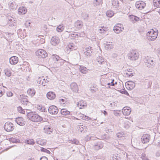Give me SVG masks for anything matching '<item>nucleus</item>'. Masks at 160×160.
<instances>
[{
	"mask_svg": "<svg viewBox=\"0 0 160 160\" xmlns=\"http://www.w3.org/2000/svg\"><path fill=\"white\" fill-rule=\"evenodd\" d=\"M27 116L30 120L33 122H41L43 120L42 117L37 114L35 113L34 112H28Z\"/></svg>",
	"mask_w": 160,
	"mask_h": 160,
	"instance_id": "obj_1",
	"label": "nucleus"
},
{
	"mask_svg": "<svg viewBox=\"0 0 160 160\" xmlns=\"http://www.w3.org/2000/svg\"><path fill=\"white\" fill-rule=\"evenodd\" d=\"M144 62L147 67L151 68H154L156 64L155 62L153 61V58L148 56L145 58Z\"/></svg>",
	"mask_w": 160,
	"mask_h": 160,
	"instance_id": "obj_2",
	"label": "nucleus"
},
{
	"mask_svg": "<svg viewBox=\"0 0 160 160\" xmlns=\"http://www.w3.org/2000/svg\"><path fill=\"white\" fill-rule=\"evenodd\" d=\"M146 35L147 36V39L150 41H153L157 38L158 36V32H155L152 29L147 32Z\"/></svg>",
	"mask_w": 160,
	"mask_h": 160,
	"instance_id": "obj_3",
	"label": "nucleus"
},
{
	"mask_svg": "<svg viewBox=\"0 0 160 160\" xmlns=\"http://www.w3.org/2000/svg\"><path fill=\"white\" fill-rule=\"evenodd\" d=\"M128 58L130 60L134 61L137 60L139 58L138 52L136 50H132L128 54Z\"/></svg>",
	"mask_w": 160,
	"mask_h": 160,
	"instance_id": "obj_4",
	"label": "nucleus"
},
{
	"mask_svg": "<svg viewBox=\"0 0 160 160\" xmlns=\"http://www.w3.org/2000/svg\"><path fill=\"white\" fill-rule=\"evenodd\" d=\"M4 128L7 132L12 131L14 128V124L10 122H7L4 124Z\"/></svg>",
	"mask_w": 160,
	"mask_h": 160,
	"instance_id": "obj_5",
	"label": "nucleus"
},
{
	"mask_svg": "<svg viewBox=\"0 0 160 160\" xmlns=\"http://www.w3.org/2000/svg\"><path fill=\"white\" fill-rule=\"evenodd\" d=\"M36 53V56L40 58H44L48 56V54L45 50L42 49L38 50Z\"/></svg>",
	"mask_w": 160,
	"mask_h": 160,
	"instance_id": "obj_6",
	"label": "nucleus"
},
{
	"mask_svg": "<svg viewBox=\"0 0 160 160\" xmlns=\"http://www.w3.org/2000/svg\"><path fill=\"white\" fill-rule=\"evenodd\" d=\"M49 112L52 114H56L58 112V108L56 106L52 105L50 106L48 109Z\"/></svg>",
	"mask_w": 160,
	"mask_h": 160,
	"instance_id": "obj_7",
	"label": "nucleus"
},
{
	"mask_svg": "<svg viewBox=\"0 0 160 160\" xmlns=\"http://www.w3.org/2000/svg\"><path fill=\"white\" fill-rule=\"evenodd\" d=\"M135 5L137 8L141 10L144 8L146 4L142 1H138L136 2Z\"/></svg>",
	"mask_w": 160,
	"mask_h": 160,
	"instance_id": "obj_8",
	"label": "nucleus"
},
{
	"mask_svg": "<svg viewBox=\"0 0 160 160\" xmlns=\"http://www.w3.org/2000/svg\"><path fill=\"white\" fill-rule=\"evenodd\" d=\"M59 39L58 37L54 36L51 39L50 42L52 45L56 46L59 44Z\"/></svg>",
	"mask_w": 160,
	"mask_h": 160,
	"instance_id": "obj_9",
	"label": "nucleus"
},
{
	"mask_svg": "<svg viewBox=\"0 0 160 160\" xmlns=\"http://www.w3.org/2000/svg\"><path fill=\"white\" fill-rule=\"evenodd\" d=\"M103 147V143L101 141H98L94 143V148L95 149L98 150Z\"/></svg>",
	"mask_w": 160,
	"mask_h": 160,
	"instance_id": "obj_10",
	"label": "nucleus"
},
{
	"mask_svg": "<svg viewBox=\"0 0 160 160\" xmlns=\"http://www.w3.org/2000/svg\"><path fill=\"white\" fill-rule=\"evenodd\" d=\"M131 112V109L130 108L128 107H124L122 110V113L125 115H129Z\"/></svg>",
	"mask_w": 160,
	"mask_h": 160,
	"instance_id": "obj_11",
	"label": "nucleus"
},
{
	"mask_svg": "<svg viewBox=\"0 0 160 160\" xmlns=\"http://www.w3.org/2000/svg\"><path fill=\"white\" fill-rule=\"evenodd\" d=\"M93 50L91 47H87L85 49V51L84 52L85 55L87 57H89L92 55Z\"/></svg>",
	"mask_w": 160,
	"mask_h": 160,
	"instance_id": "obj_12",
	"label": "nucleus"
},
{
	"mask_svg": "<svg viewBox=\"0 0 160 160\" xmlns=\"http://www.w3.org/2000/svg\"><path fill=\"white\" fill-rule=\"evenodd\" d=\"M150 136L148 134H146L142 136L141 138V140L143 143L148 142L149 141Z\"/></svg>",
	"mask_w": 160,
	"mask_h": 160,
	"instance_id": "obj_13",
	"label": "nucleus"
},
{
	"mask_svg": "<svg viewBox=\"0 0 160 160\" xmlns=\"http://www.w3.org/2000/svg\"><path fill=\"white\" fill-rule=\"evenodd\" d=\"M18 62V59L16 56H13L11 57L9 59V62L12 65H15Z\"/></svg>",
	"mask_w": 160,
	"mask_h": 160,
	"instance_id": "obj_14",
	"label": "nucleus"
},
{
	"mask_svg": "<svg viewBox=\"0 0 160 160\" xmlns=\"http://www.w3.org/2000/svg\"><path fill=\"white\" fill-rule=\"evenodd\" d=\"M16 121L18 124L21 126L24 125L25 123V121L22 120V117H18L17 118L16 120Z\"/></svg>",
	"mask_w": 160,
	"mask_h": 160,
	"instance_id": "obj_15",
	"label": "nucleus"
},
{
	"mask_svg": "<svg viewBox=\"0 0 160 160\" xmlns=\"http://www.w3.org/2000/svg\"><path fill=\"white\" fill-rule=\"evenodd\" d=\"M83 22L82 21L78 20L75 22V27L78 29H81L83 26Z\"/></svg>",
	"mask_w": 160,
	"mask_h": 160,
	"instance_id": "obj_16",
	"label": "nucleus"
},
{
	"mask_svg": "<svg viewBox=\"0 0 160 160\" xmlns=\"http://www.w3.org/2000/svg\"><path fill=\"white\" fill-rule=\"evenodd\" d=\"M47 97L50 100H53L56 97V95L54 92H49L47 94Z\"/></svg>",
	"mask_w": 160,
	"mask_h": 160,
	"instance_id": "obj_17",
	"label": "nucleus"
},
{
	"mask_svg": "<svg viewBox=\"0 0 160 160\" xmlns=\"http://www.w3.org/2000/svg\"><path fill=\"white\" fill-rule=\"evenodd\" d=\"M70 88L74 92H77L78 91V87L76 84L75 82L72 83L70 85Z\"/></svg>",
	"mask_w": 160,
	"mask_h": 160,
	"instance_id": "obj_18",
	"label": "nucleus"
},
{
	"mask_svg": "<svg viewBox=\"0 0 160 160\" xmlns=\"http://www.w3.org/2000/svg\"><path fill=\"white\" fill-rule=\"evenodd\" d=\"M18 5L15 2H9V9L10 10L13 9H16Z\"/></svg>",
	"mask_w": 160,
	"mask_h": 160,
	"instance_id": "obj_19",
	"label": "nucleus"
},
{
	"mask_svg": "<svg viewBox=\"0 0 160 160\" xmlns=\"http://www.w3.org/2000/svg\"><path fill=\"white\" fill-rule=\"evenodd\" d=\"M27 12V9L24 7H20L18 9V12L19 15L25 14Z\"/></svg>",
	"mask_w": 160,
	"mask_h": 160,
	"instance_id": "obj_20",
	"label": "nucleus"
},
{
	"mask_svg": "<svg viewBox=\"0 0 160 160\" xmlns=\"http://www.w3.org/2000/svg\"><path fill=\"white\" fill-rule=\"evenodd\" d=\"M80 34L78 32H73L69 34V38L71 39H74L80 36Z\"/></svg>",
	"mask_w": 160,
	"mask_h": 160,
	"instance_id": "obj_21",
	"label": "nucleus"
},
{
	"mask_svg": "<svg viewBox=\"0 0 160 160\" xmlns=\"http://www.w3.org/2000/svg\"><path fill=\"white\" fill-rule=\"evenodd\" d=\"M77 105L80 109H82L86 106L87 104L85 102L83 101H81L77 103Z\"/></svg>",
	"mask_w": 160,
	"mask_h": 160,
	"instance_id": "obj_22",
	"label": "nucleus"
},
{
	"mask_svg": "<svg viewBox=\"0 0 160 160\" xmlns=\"http://www.w3.org/2000/svg\"><path fill=\"white\" fill-rule=\"evenodd\" d=\"M28 94L31 97L34 96L36 93L35 90L34 88H29L27 91Z\"/></svg>",
	"mask_w": 160,
	"mask_h": 160,
	"instance_id": "obj_23",
	"label": "nucleus"
},
{
	"mask_svg": "<svg viewBox=\"0 0 160 160\" xmlns=\"http://www.w3.org/2000/svg\"><path fill=\"white\" fill-rule=\"evenodd\" d=\"M79 70L81 73L84 74H86L88 72V70H89L88 69L84 66H80L79 68Z\"/></svg>",
	"mask_w": 160,
	"mask_h": 160,
	"instance_id": "obj_24",
	"label": "nucleus"
},
{
	"mask_svg": "<svg viewBox=\"0 0 160 160\" xmlns=\"http://www.w3.org/2000/svg\"><path fill=\"white\" fill-rule=\"evenodd\" d=\"M72 57L74 59H79L80 58V55L79 52L77 51L72 54Z\"/></svg>",
	"mask_w": 160,
	"mask_h": 160,
	"instance_id": "obj_25",
	"label": "nucleus"
},
{
	"mask_svg": "<svg viewBox=\"0 0 160 160\" xmlns=\"http://www.w3.org/2000/svg\"><path fill=\"white\" fill-rule=\"evenodd\" d=\"M96 60L99 64H103L105 63L104 61V59L101 56H99L97 57Z\"/></svg>",
	"mask_w": 160,
	"mask_h": 160,
	"instance_id": "obj_26",
	"label": "nucleus"
},
{
	"mask_svg": "<svg viewBox=\"0 0 160 160\" xmlns=\"http://www.w3.org/2000/svg\"><path fill=\"white\" fill-rule=\"evenodd\" d=\"M24 142L26 144L32 145H33L35 143L34 140L33 139H25L24 140Z\"/></svg>",
	"mask_w": 160,
	"mask_h": 160,
	"instance_id": "obj_27",
	"label": "nucleus"
},
{
	"mask_svg": "<svg viewBox=\"0 0 160 160\" xmlns=\"http://www.w3.org/2000/svg\"><path fill=\"white\" fill-rule=\"evenodd\" d=\"M44 132L47 134H50L52 132V129L48 126H46L44 128Z\"/></svg>",
	"mask_w": 160,
	"mask_h": 160,
	"instance_id": "obj_28",
	"label": "nucleus"
},
{
	"mask_svg": "<svg viewBox=\"0 0 160 160\" xmlns=\"http://www.w3.org/2000/svg\"><path fill=\"white\" fill-rule=\"evenodd\" d=\"M68 47L71 50H76L77 47L73 43H69L68 45Z\"/></svg>",
	"mask_w": 160,
	"mask_h": 160,
	"instance_id": "obj_29",
	"label": "nucleus"
},
{
	"mask_svg": "<svg viewBox=\"0 0 160 160\" xmlns=\"http://www.w3.org/2000/svg\"><path fill=\"white\" fill-rule=\"evenodd\" d=\"M5 75L8 77H10L12 74L11 70L9 68H6L4 71Z\"/></svg>",
	"mask_w": 160,
	"mask_h": 160,
	"instance_id": "obj_30",
	"label": "nucleus"
},
{
	"mask_svg": "<svg viewBox=\"0 0 160 160\" xmlns=\"http://www.w3.org/2000/svg\"><path fill=\"white\" fill-rule=\"evenodd\" d=\"M113 48L112 43H111L106 44L105 45V48L106 50H110Z\"/></svg>",
	"mask_w": 160,
	"mask_h": 160,
	"instance_id": "obj_31",
	"label": "nucleus"
},
{
	"mask_svg": "<svg viewBox=\"0 0 160 160\" xmlns=\"http://www.w3.org/2000/svg\"><path fill=\"white\" fill-rule=\"evenodd\" d=\"M61 114L64 115H67L70 114V112L66 109H62L60 111Z\"/></svg>",
	"mask_w": 160,
	"mask_h": 160,
	"instance_id": "obj_32",
	"label": "nucleus"
},
{
	"mask_svg": "<svg viewBox=\"0 0 160 160\" xmlns=\"http://www.w3.org/2000/svg\"><path fill=\"white\" fill-rule=\"evenodd\" d=\"M153 5L157 8H160V0H153Z\"/></svg>",
	"mask_w": 160,
	"mask_h": 160,
	"instance_id": "obj_33",
	"label": "nucleus"
},
{
	"mask_svg": "<svg viewBox=\"0 0 160 160\" xmlns=\"http://www.w3.org/2000/svg\"><path fill=\"white\" fill-rule=\"evenodd\" d=\"M128 85L130 86L129 88L131 89H133L135 86V83L132 81H128Z\"/></svg>",
	"mask_w": 160,
	"mask_h": 160,
	"instance_id": "obj_34",
	"label": "nucleus"
},
{
	"mask_svg": "<svg viewBox=\"0 0 160 160\" xmlns=\"http://www.w3.org/2000/svg\"><path fill=\"white\" fill-rule=\"evenodd\" d=\"M46 142V140L44 139L39 140L37 141V143L39 145L43 146L45 144Z\"/></svg>",
	"mask_w": 160,
	"mask_h": 160,
	"instance_id": "obj_35",
	"label": "nucleus"
},
{
	"mask_svg": "<svg viewBox=\"0 0 160 160\" xmlns=\"http://www.w3.org/2000/svg\"><path fill=\"white\" fill-rule=\"evenodd\" d=\"M122 28L116 26L114 28L113 30L115 32L117 33H119L122 31Z\"/></svg>",
	"mask_w": 160,
	"mask_h": 160,
	"instance_id": "obj_36",
	"label": "nucleus"
},
{
	"mask_svg": "<svg viewBox=\"0 0 160 160\" xmlns=\"http://www.w3.org/2000/svg\"><path fill=\"white\" fill-rule=\"evenodd\" d=\"M112 5L114 6L115 8L119 6V2L118 0H112Z\"/></svg>",
	"mask_w": 160,
	"mask_h": 160,
	"instance_id": "obj_37",
	"label": "nucleus"
},
{
	"mask_svg": "<svg viewBox=\"0 0 160 160\" xmlns=\"http://www.w3.org/2000/svg\"><path fill=\"white\" fill-rule=\"evenodd\" d=\"M21 102L23 104L27 105L29 103L28 101L26 98H22L21 99Z\"/></svg>",
	"mask_w": 160,
	"mask_h": 160,
	"instance_id": "obj_38",
	"label": "nucleus"
},
{
	"mask_svg": "<svg viewBox=\"0 0 160 160\" xmlns=\"http://www.w3.org/2000/svg\"><path fill=\"white\" fill-rule=\"evenodd\" d=\"M106 14L107 17L111 18L113 15L114 13L112 11H108L106 12Z\"/></svg>",
	"mask_w": 160,
	"mask_h": 160,
	"instance_id": "obj_39",
	"label": "nucleus"
},
{
	"mask_svg": "<svg viewBox=\"0 0 160 160\" xmlns=\"http://www.w3.org/2000/svg\"><path fill=\"white\" fill-rule=\"evenodd\" d=\"M101 28L102 29H100L99 30V32L100 33H104V32L107 31L108 29L106 27H102Z\"/></svg>",
	"mask_w": 160,
	"mask_h": 160,
	"instance_id": "obj_40",
	"label": "nucleus"
},
{
	"mask_svg": "<svg viewBox=\"0 0 160 160\" xmlns=\"http://www.w3.org/2000/svg\"><path fill=\"white\" fill-rule=\"evenodd\" d=\"M7 17L8 19L10 22H13L14 21H16V18H14L12 15V16L11 15H8V16Z\"/></svg>",
	"mask_w": 160,
	"mask_h": 160,
	"instance_id": "obj_41",
	"label": "nucleus"
},
{
	"mask_svg": "<svg viewBox=\"0 0 160 160\" xmlns=\"http://www.w3.org/2000/svg\"><path fill=\"white\" fill-rule=\"evenodd\" d=\"M102 2L101 0H96L94 1L93 3L95 6H98L100 5Z\"/></svg>",
	"mask_w": 160,
	"mask_h": 160,
	"instance_id": "obj_42",
	"label": "nucleus"
},
{
	"mask_svg": "<svg viewBox=\"0 0 160 160\" xmlns=\"http://www.w3.org/2000/svg\"><path fill=\"white\" fill-rule=\"evenodd\" d=\"M49 79L48 78H47L46 79L45 78H44L43 79V81L41 82V81H40V83H41L42 84H44V86L45 85V83H47L48 82H49Z\"/></svg>",
	"mask_w": 160,
	"mask_h": 160,
	"instance_id": "obj_43",
	"label": "nucleus"
},
{
	"mask_svg": "<svg viewBox=\"0 0 160 160\" xmlns=\"http://www.w3.org/2000/svg\"><path fill=\"white\" fill-rule=\"evenodd\" d=\"M63 26L62 25H60L57 27V30L58 32H60L63 30Z\"/></svg>",
	"mask_w": 160,
	"mask_h": 160,
	"instance_id": "obj_44",
	"label": "nucleus"
},
{
	"mask_svg": "<svg viewBox=\"0 0 160 160\" xmlns=\"http://www.w3.org/2000/svg\"><path fill=\"white\" fill-rule=\"evenodd\" d=\"M125 128L128 129L130 127V123L129 122L126 121L124 122V125Z\"/></svg>",
	"mask_w": 160,
	"mask_h": 160,
	"instance_id": "obj_45",
	"label": "nucleus"
},
{
	"mask_svg": "<svg viewBox=\"0 0 160 160\" xmlns=\"http://www.w3.org/2000/svg\"><path fill=\"white\" fill-rule=\"evenodd\" d=\"M130 18L132 19V21H135V22H137L139 20V18L138 17L134 16H131Z\"/></svg>",
	"mask_w": 160,
	"mask_h": 160,
	"instance_id": "obj_46",
	"label": "nucleus"
},
{
	"mask_svg": "<svg viewBox=\"0 0 160 160\" xmlns=\"http://www.w3.org/2000/svg\"><path fill=\"white\" fill-rule=\"evenodd\" d=\"M5 90L3 87H0V97H1L5 93Z\"/></svg>",
	"mask_w": 160,
	"mask_h": 160,
	"instance_id": "obj_47",
	"label": "nucleus"
},
{
	"mask_svg": "<svg viewBox=\"0 0 160 160\" xmlns=\"http://www.w3.org/2000/svg\"><path fill=\"white\" fill-rule=\"evenodd\" d=\"M66 101L67 99L64 97H62V98H60L59 99V101L62 104H64Z\"/></svg>",
	"mask_w": 160,
	"mask_h": 160,
	"instance_id": "obj_48",
	"label": "nucleus"
},
{
	"mask_svg": "<svg viewBox=\"0 0 160 160\" xmlns=\"http://www.w3.org/2000/svg\"><path fill=\"white\" fill-rule=\"evenodd\" d=\"M17 110L19 112L22 113L23 114L25 112V111L24 110L22 109V108L20 106L18 107Z\"/></svg>",
	"mask_w": 160,
	"mask_h": 160,
	"instance_id": "obj_49",
	"label": "nucleus"
},
{
	"mask_svg": "<svg viewBox=\"0 0 160 160\" xmlns=\"http://www.w3.org/2000/svg\"><path fill=\"white\" fill-rule=\"evenodd\" d=\"M82 17L84 20H87L88 17V15L86 13H83L82 14Z\"/></svg>",
	"mask_w": 160,
	"mask_h": 160,
	"instance_id": "obj_50",
	"label": "nucleus"
},
{
	"mask_svg": "<svg viewBox=\"0 0 160 160\" xmlns=\"http://www.w3.org/2000/svg\"><path fill=\"white\" fill-rule=\"evenodd\" d=\"M117 137L119 140H122L124 139V136H122V134H119L118 135V134H117Z\"/></svg>",
	"mask_w": 160,
	"mask_h": 160,
	"instance_id": "obj_51",
	"label": "nucleus"
},
{
	"mask_svg": "<svg viewBox=\"0 0 160 160\" xmlns=\"http://www.w3.org/2000/svg\"><path fill=\"white\" fill-rule=\"evenodd\" d=\"M70 142L72 144H79V142L78 140L74 139L73 140L71 141Z\"/></svg>",
	"mask_w": 160,
	"mask_h": 160,
	"instance_id": "obj_52",
	"label": "nucleus"
},
{
	"mask_svg": "<svg viewBox=\"0 0 160 160\" xmlns=\"http://www.w3.org/2000/svg\"><path fill=\"white\" fill-rule=\"evenodd\" d=\"M65 61L63 60L60 59V61H59L58 62V64L60 66L62 65L63 64Z\"/></svg>",
	"mask_w": 160,
	"mask_h": 160,
	"instance_id": "obj_53",
	"label": "nucleus"
},
{
	"mask_svg": "<svg viewBox=\"0 0 160 160\" xmlns=\"http://www.w3.org/2000/svg\"><path fill=\"white\" fill-rule=\"evenodd\" d=\"M41 151L43 152H46L47 153H50V152L49 150L44 148H42L41 149Z\"/></svg>",
	"mask_w": 160,
	"mask_h": 160,
	"instance_id": "obj_54",
	"label": "nucleus"
},
{
	"mask_svg": "<svg viewBox=\"0 0 160 160\" xmlns=\"http://www.w3.org/2000/svg\"><path fill=\"white\" fill-rule=\"evenodd\" d=\"M83 125L80 126V125H78V128H79L78 129V130L81 132H82V131H83V129H84L83 128V127H82Z\"/></svg>",
	"mask_w": 160,
	"mask_h": 160,
	"instance_id": "obj_55",
	"label": "nucleus"
},
{
	"mask_svg": "<svg viewBox=\"0 0 160 160\" xmlns=\"http://www.w3.org/2000/svg\"><path fill=\"white\" fill-rule=\"evenodd\" d=\"M114 81V80H113L112 82L111 83H108L107 84L108 85H110L111 86H114V84H117V82H115V83H114L113 82Z\"/></svg>",
	"mask_w": 160,
	"mask_h": 160,
	"instance_id": "obj_56",
	"label": "nucleus"
},
{
	"mask_svg": "<svg viewBox=\"0 0 160 160\" xmlns=\"http://www.w3.org/2000/svg\"><path fill=\"white\" fill-rule=\"evenodd\" d=\"M13 93L11 92H7V95L8 97H12L13 96Z\"/></svg>",
	"mask_w": 160,
	"mask_h": 160,
	"instance_id": "obj_57",
	"label": "nucleus"
},
{
	"mask_svg": "<svg viewBox=\"0 0 160 160\" xmlns=\"http://www.w3.org/2000/svg\"><path fill=\"white\" fill-rule=\"evenodd\" d=\"M121 92L122 94H125V95H128V96L129 95L128 93V92L126 90H122L121 91Z\"/></svg>",
	"mask_w": 160,
	"mask_h": 160,
	"instance_id": "obj_58",
	"label": "nucleus"
},
{
	"mask_svg": "<svg viewBox=\"0 0 160 160\" xmlns=\"http://www.w3.org/2000/svg\"><path fill=\"white\" fill-rule=\"evenodd\" d=\"M112 159L113 160H119L118 158V156L115 155H113L112 156Z\"/></svg>",
	"mask_w": 160,
	"mask_h": 160,
	"instance_id": "obj_59",
	"label": "nucleus"
},
{
	"mask_svg": "<svg viewBox=\"0 0 160 160\" xmlns=\"http://www.w3.org/2000/svg\"><path fill=\"white\" fill-rule=\"evenodd\" d=\"M16 24L15 21L12 22V23H9V26L12 27H14Z\"/></svg>",
	"mask_w": 160,
	"mask_h": 160,
	"instance_id": "obj_60",
	"label": "nucleus"
},
{
	"mask_svg": "<svg viewBox=\"0 0 160 160\" xmlns=\"http://www.w3.org/2000/svg\"><path fill=\"white\" fill-rule=\"evenodd\" d=\"M156 156L157 157H159L160 156V151H158L156 153Z\"/></svg>",
	"mask_w": 160,
	"mask_h": 160,
	"instance_id": "obj_61",
	"label": "nucleus"
},
{
	"mask_svg": "<svg viewBox=\"0 0 160 160\" xmlns=\"http://www.w3.org/2000/svg\"><path fill=\"white\" fill-rule=\"evenodd\" d=\"M11 141L12 142H17V140L16 139L14 138H11Z\"/></svg>",
	"mask_w": 160,
	"mask_h": 160,
	"instance_id": "obj_62",
	"label": "nucleus"
},
{
	"mask_svg": "<svg viewBox=\"0 0 160 160\" xmlns=\"http://www.w3.org/2000/svg\"><path fill=\"white\" fill-rule=\"evenodd\" d=\"M113 114L115 115L116 116H118L119 115V113L117 111H114L113 112Z\"/></svg>",
	"mask_w": 160,
	"mask_h": 160,
	"instance_id": "obj_63",
	"label": "nucleus"
},
{
	"mask_svg": "<svg viewBox=\"0 0 160 160\" xmlns=\"http://www.w3.org/2000/svg\"><path fill=\"white\" fill-rule=\"evenodd\" d=\"M40 160H48V159L46 157H42L40 158Z\"/></svg>",
	"mask_w": 160,
	"mask_h": 160,
	"instance_id": "obj_64",
	"label": "nucleus"
}]
</instances>
